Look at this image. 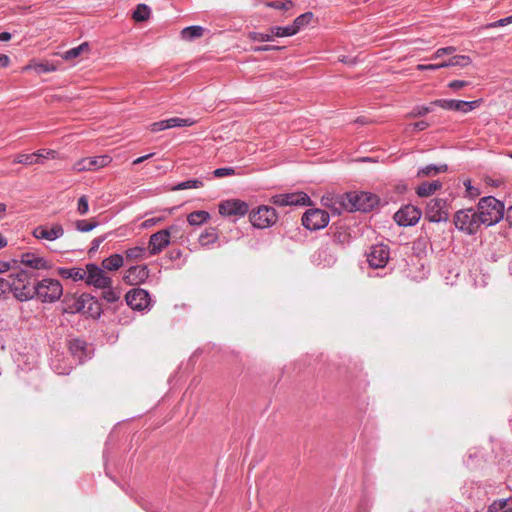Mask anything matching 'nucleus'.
<instances>
[{"label":"nucleus","instance_id":"nucleus-1","mask_svg":"<svg viewBox=\"0 0 512 512\" xmlns=\"http://www.w3.org/2000/svg\"><path fill=\"white\" fill-rule=\"evenodd\" d=\"M379 199L375 194L369 192H348L335 196L322 197V204L333 212L340 214L342 210L369 211L377 205Z\"/></svg>","mask_w":512,"mask_h":512},{"label":"nucleus","instance_id":"nucleus-2","mask_svg":"<svg viewBox=\"0 0 512 512\" xmlns=\"http://www.w3.org/2000/svg\"><path fill=\"white\" fill-rule=\"evenodd\" d=\"M7 290L12 292L19 301H28L35 297V283L27 271L21 270L15 274H10L7 279Z\"/></svg>","mask_w":512,"mask_h":512},{"label":"nucleus","instance_id":"nucleus-3","mask_svg":"<svg viewBox=\"0 0 512 512\" xmlns=\"http://www.w3.org/2000/svg\"><path fill=\"white\" fill-rule=\"evenodd\" d=\"M477 213L482 224L491 226L503 218L504 204L495 197H483L478 202Z\"/></svg>","mask_w":512,"mask_h":512},{"label":"nucleus","instance_id":"nucleus-4","mask_svg":"<svg viewBox=\"0 0 512 512\" xmlns=\"http://www.w3.org/2000/svg\"><path fill=\"white\" fill-rule=\"evenodd\" d=\"M63 295V287L59 280L44 278L35 283V297L43 303H54Z\"/></svg>","mask_w":512,"mask_h":512},{"label":"nucleus","instance_id":"nucleus-5","mask_svg":"<svg viewBox=\"0 0 512 512\" xmlns=\"http://www.w3.org/2000/svg\"><path fill=\"white\" fill-rule=\"evenodd\" d=\"M454 224L457 229L467 234L476 233L482 225L477 211L472 208L457 211L454 215Z\"/></svg>","mask_w":512,"mask_h":512},{"label":"nucleus","instance_id":"nucleus-6","mask_svg":"<svg viewBox=\"0 0 512 512\" xmlns=\"http://www.w3.org/2000/svg\"><path fill=\"white\" fill-rule=\"evenodd\" d=\"M249 220L255 228L265 229L278 221V213L271 206L261 205L250 211Z\"/></svg>","mask_w":512,"mask_h":512},{"label":"nucleus","instance_id":"nucleus-7","mask_svg":"<svg viewBox=\"0 0 512 512\" xmlns=\"http://www.w3.org/2000/svg\"><path fill=\"white\" fill-rule=\"evenodd\" d=\"M425 219L429 222H447L449 219V204L441 198L431 199L425 209Z\"/></svg>","mask_w":512,"mask_h":512},{"label":"nucleus","instance_id":"nucleus-8","mask_svg":"<svg viewBox=\"0 0 512 512\" xmlns=\"http://www.w3.org/2000/svg\"><path fill=\"white\" fill-rule=\"evenodd\" d=\"M84 281L98 289H106L112 285V280L106 275L104 269L94 263H87L84 268Z\"/></svg>","mask_w":512,"mask_h":512},{"label":"nucleus","instance_id":"nucleus-9","mask_svg":"<svg viewBox=\"0 0 512 512\" xmlns=\"http://www.w3.org/2000/svg\"><path fill=\"white\" fill-rule=\"evenodd\" d=\"M175 230L174 226H170L167 229L160 230L150 236L148 242V254L150 256L158 255L165 249L170 243V237L172 231Z\"/></svg>","mask_w":512,"mask_h":512},{"label":"nucleus","instance_id":"nucleus-10","mask_svg":"<svg viewBox=\"0 0 512 512\" xmlns=\"http://www.w3.org/2000/svg\"><path fill=\"white\" fill-rule=\"evenodd\" d=\"M329 214L321 209H309L302 217V224L309 230H319L327 226Z\"/></svg>","mask_w":512,"mask_h":512},{"label":"nucleus","instance_id":"nucleus-11","mask_svg":"<svg viewBox=\"0 0 512 512\" xmlns=\"http://www.w3.org/2000/svg\"><path fill=\"white\" fill-rule=\"evenodd\" d=\"M249 212V205L240 199H229L220 202L219 213L222 216H239L242 217Z\"/></svg>","mask_w":512,"mask_h":512},{"label":"nucleus","instance_id":"nucleus-12","mask_svg":"<svg viewBox=\"0 0 512 512\" xmlns=\"http://www.w3.org/2000/svg\"><path fill=\"white\" fill-rule=\"evenodd\" d=\"M111 161L112 158L109 155L82 158L73 165V171L77 173L93 171L107 166Z\"/></svg>","mask_w":512,"mask_h":512},{"label":"nucleus","instance_id":"nucleus-13","mask_svg":"<svg viewBox=\"0 0 512 512\" xmlns=\"http://www.w3.org/2000/svg\"><path fill=\"white\" fill-rule=\"evenodd\" d=\"M421 215L420 209L412 205H406L394 214V220L399 226H412L419 221Z\"/></svg>","mask_w":512,"mask_h":512},{"label":"nucleus","instance_id":"nucleus-14","mask_svg":"<svg viewBox=\"0 0 512 512\" xmlns=\"http://www.w3.org/2000/svg\"><path fill=\"white\" fill-rule=\"evenodd\" d=\"M389 248L380 244L370 248L367 254V261L372 268H383L389 260Z\"/></svg>","mask_w":512,"mask_h":512},{"label":"nucleus","instance_id":"nucleus-15","mask_svg":"<svg viewBox=\"0 0 512 512\" xmlns=\"http://www.w3.org/2000/svg\"><path fill=\"white\" fill-rule=\"evenodd\" d=\"M125 299L127 304L134 310H143L150 304V296L148 291L141 288L130 290L126 294Z\"/></svg>","mask_w":512,"mask_h":512},{"label":"nucleus","instance_id":"nucleus-16","mask_svg":"<svg viewBox=\"0 0 512 512\" xmlns=\"http://www.w3.org/2000/svg\"><path fill=\"white\" fill-rule=\"evenodd\" d=\"M431 105L441 107L445 110H454L467 113L476 107L477 101L467 102L462 100L438 99L431 102Z\"/></svg>","mask_w":512,"mask_h":512},{"label":"nucleus","instance_id":"nucleus-17","mask_svg":"<svg viewBox=\"0 0 512 512\" xmlns=\"http://www.w3.org/2000/svg\"><path fill=\"white\" fill-rule=\"evenodd\" d=\"M149 276V270L146 265H137L130 267L123 276V281L129 285H139Z\"/></svg>","mask_w":512,"mask_h":512},{"label":"nucleus","instance_id":"nucleus-18","mask_svg":"<svg viewBox=\"0 0 512 512\" xmlns=\"http://www.w3.org/2000/svg\"><path fill=\"white\" fill-rule=\"evenodd\" d=\"M64 235V229L60 224H53L51 227L38 226L33 231V236L37 239L54 241Z\"/></svg>","mask_w":512,"mask_h":512},{"label":"nucleus","instance_id":"nucleus-19","mask_svg":"<svg viewBox=\"0 0 512 512\" xmlns=\"http://www.w3.org/2000/svg\"><path fill=\"white\" fill-rule=\"evenodd\" d=\"M92 300L93 297H91L89 294H82L79 297H66L64 300L65 308L63 311L65 313H79L85 308L86 304Z\"/></svg>","mask_w":512,"mask_h":512},{"label":"nucleus","instance_id":"nucleus-20","mask_svg":"<svg viewBox=\"0 0 512 512\" xmlns=\"http://www.w3.org/2000/svg\"><path fill=\"white\" fill-rule=\"evenodd\" d=\"M20 262L25 266L37 270L51 268V265L44 258L34 253H23Z\"/></svg>","mask_w":512,"mask_h":512},{"label":"nucleus","instance_id":"nucleus-21","mask_svg":"<svg viewBox=\"0 0 512 512\" xmlns=\"http://www.w3.org/2000/svg\"><path fill=\"white\" fill-rule=\"evenodd\" d=\"M57 274L64 279H72L73 281H82L84 280V268L81 267H72V268H58Z\"/></svg>","mask_w":512,"mask_h":512},{"label":"nucleus","instance_id":"nucleus-22","mask_svg":"<svg viewBox=\"0 0 512 512\" xmlns=\"http://www.w3.org/2000/svg\"><path fill=\"white\" fill-rule=\"evenodd\" d=\"M124 257L120 254H112L102 261V267L107 271H116L123 266Z\"/></svg>","mask_w":512,"mask_h":512},{"label":"nucleus","instance_id":"nucleus-23","mask_svg":"<svg viewBox=\"0 0 512 512\" xmlns=\"http://www.w3.org/2000/svg\"><path fill=\"white\" fill-rule=\"evenodd\" d=\"M442 186L441 182L436 180L433 182H423L416 189V193L420 197H428L432 195L435 191L440 189Z\"/></svg>","mask_w":512,"mask_h":512},{"label":"nucleus","instance_id":"nucleus-24","mask_svg":"<svg viewBox=\"0 0 512 512\" xmlns=\"http://www.w3.org/2000/svg\"><path fill=\"white\" fill-rule=\"evenodd\" d=\"M287 205H307L310 203L309 196L304 192L287 193Z\"/></svg>","mask_w":512,"mask_h":512},{"label":"nucleus","instance_id":"nucleus-25","mask_svg":"<svg viewBox=\"0 0 512 512\" xmlns=\"http://www.w3.org/2000/svg\"><path fill=\"white\" fill-rule=\"evenodd\" d=\"M470 63H471V58L469 56L455 55V56H452L450 59L441 62L440 66H443V68L453 67V66L465 67V66H468Z\"/></svg>","mask_w":512,"mask_h":512},{"label":"nucleus","instance_id":"nucleus-26","mask_svg":"<svg viewBox=\"0 0 512 512\" xmlns=\"http://www.w3.org/2000/svg\"><path fill=\"white\" fill-rule=\"evenodd\" d=\"M147 251L144 246H135L125 251V257L128 261H139L146 258Z\"/></svg>","mask_w":512,"mask_h":512},{"label":"nucleus","instance_id":"nucleus-27","mask_svg":"<svg viewBox=\"0 0 512 512\" xmlns=\"http://www.w3.org/2000/svg\"><path fill=\"white\" fill-rule=\"evenodd\" d=\"M210 214L207 211L199 210L190 213L187 216V221L192 226H199L208 221Z\"/></svg>","mask_w":512,"mask_h":512},{"label":"nucleus","instance_id":"nucleus-28","mask_svg":"<svg viewBox=\"0 0 512 512\" xmlns=\"http://www.w3.org/2000/svg\"><path fill=\"white\" fill-rule=\"evenodd\" d=\"M448 169L446 164L442 165H427L417 172V177L435 176L439 173L446 172Z\"/></svg>","mask_w":512,"mask_h":512},{"label":"nucleus","instance_id":"nucleus-29","mask_svg":"<svg viewBox=\"0 0 512 512\" xmlns=\"http://www.w3.org/2000/svg\"><path fill=\"white\" fill-rule=\"evenodd\" d=\"M487 512H512V499H501L494 501Z\"/></svg>","mask_w":512,"mask_h":512},{"label":"nucleus","instance_id":"nucleus-30","mask_svg":"<svg viewBox=\"0 0 512 512\" xmlns=\"http://www.w3.org/2000/svg\"><path fill=\"white\" fill-rule=\"evenodd\" d=\"M88 52H89V45L87 43H82L81 45L66 51L62 55V58L65 60H72L74 58H77L81 54L88 53Z\"/></svg>","mask_w":512,"mask_h":512},{"label":"nucleus","instance_id":"nucleus-31","mask_svg":"<svg viewBox=\"0 0 512 512\" xmlns=\"http://www.w3.org/2000/svg\"><path fill=\"white\" fill-rule=\"evenodd\" d=\"M204 29L201 26H189L182 30L181 35L183 39L192 40L203 36Z\"/></svg>","mask_w":512,"mask_h":512},{"label":"nucleus","instance_id":"nucleus-32","mask_svg":"<svg viewBox=\"0 0 512 512\" xmlns=\"http://www.w3.org/2000/svg\"><path fill=\"white\" fill-rule=\"evenodd\" d=\"M150 16V9L147 5L145 4H139L135 11L133 12V15H132V18L136 21V22H141V21H145L149 18Z\"/></svg>","mask_w":512,"mask_h":512},{"label":"nucleus","instance_id":"nucleus-33","mask_svg":"<svg viewBox=\"0 0 512 512\" xmlns=\"http://www.w3.org/2000/svg\"><path fill=\"white\" fill-rule=\"evenodd\" d=\"M312 18H313V13H311V12H306V13L298 16L294 20L293 24H291L293 29H295V33H297L302 27L309 24L310 21L312 20Z\"/></svg>","mask_w":512,"mask_h":512},{"label":"nucleus","instance_id":"nucleus-34","mask_svg":"<svg viewBox=\"0 0 512 512\" xmlns=\"http://www.w3.org/2000/svg\"><path fill=\"white\" fill-rule=\"evenodd\" d=\"M218 238L216 231L213 228H210L199 236V243L202 246H208L209 244L214 243Z\"/></svg>","mask_w":512,"mask_h":512},{"label":"nucleus","instance_id":"nucleus-35","mask_svg":"<svg viewBox=\"0 0 512 512\" xmlns=\"http://www.w3.org/2000/svg\"><path fill=\"white\" fill-rule=\"evenodd\" d=\"M70 352L79 360L82 359L85 350V343L79 339H74L69 345Z\"/></svg>","mask_w":512,"mask_h":512},{"label":"nucleus","instance_id":"nucleus-36","mask_svg":"<svg viewBox=\"0 0 512 512\" xmlns=\"http://www.w3.org/2000/svg\"><path fill=\"white\" fill-rule=\"evenodd\" d=\"M204 186L203 182L198 179L187 180L179 183L172 190L198 189Z\"/></svg>","mask_w":512,"mask_h":512},{"label":"nucleus","instance_id":"nucleus-37","mask_svg":"<svg viewBox=\"0 0 512 512\" xmlns=\"http://www.w3.org/2000/svg\"><path fill=\"white\" fill-rule=\"evenodd\" d=\"M167 122V128H174V127H185V126H191L194 124V121L191 119H183V118H170L166 119Z\"/></svg>","mask_w":512,"mask_h":512},{"label":"nucleus","instance_id":"nucleus-38","mask_svg":"<svg viewBox=\"0 0 512 512\" xmlns=\"http://www.w3.org/2000/svg\"><path fill=\"white\" fill-rule=\"evenodd\" d=\"M98 223L95 220H77L75 227L80 232H89L94 229Z\"/></svg>","mask_w":512,"mask_h":512},{"label":"nucleus","instance_id":"nucleus-39","mask_svg":"<svg viewBox=\"0 0 512 512\" xmlns=\"http://www.w3.org/2000/svg\"><path fill=\"white\" fill-rule=\"evenodd\" d=\"M272 32L273 37H285V36H292L295 35V29H293L292 25L286 26V27H273L270 29Z\"/></svg>","mask_w":512,"mask_h":512},{"label":"nucleus","instance_id":"nucleus-40","mask_svg":"<svg viewBox=\"0 0 512 512\" xmlns=\"http://www.w3.org/2000/svg\"><path fill=\"white\" fill-rule=\"evenodd\" d=\"M14 163L33 165V164L37 163V157H36L35 153L18 154L14 159Z\"/></svg>","mask_w":512,"mask_h":512},{"label":"nucleus","instance_id":"nucleus-41","mask_svg":"<svg viewBox=\"0 0 512 512\" xmlns=\"http://www.w3.org/2000/svg\"><path fill=\"white\" fill-rule=\"evenodd\" d=\"M37 157V163H43L44 159H54L56 158L57 152L51 149H41L35 152Z\"/></svg>","mask_w":512,"mask_h":512},{"label":"nucleus","instance_id":"nucleus-42","mask_svg":"<svg viewBox=\"0 0 512 512\" xmlns=\"http://www.w3.org/2000/svg\"><path fill=\"white\" fill-rule=\"evenodd\" d=\"M267 7L279 9V10H288L293 6L292 0H284V1H272L266 3Z\"/></svg>","mask_w":512,"mask_h":512},{"label":"nucleus","instance_id":"nucleus-43","mask_svg":"<svg viewBox=\"0 0 512 512\" xmlns=\"http://www.w3.org/2000/svg\"><path fill=\"white\" fill-rule=\"evenodd\" d=\"M456 50L457 49L454 46H448V47L439 48L431 56V59L432 60H436V59H439V58L443 57L444 55H451L454 52H456Z\"/></svg>","mask_w":512,"mask_h":512},{"label":"nucleus","instance_id":"nucleus-44","mask_svg":"<svg viewBox=\"0 0 512 512\" xmlns=\"http://www.w3.org/2000/svg\"><path fill=\"white\" fill-rule=\"evenodd\" d=\"M248 37H249V39H251L253 41H261V42L273 40L272 32L271 33L250 32L248 34Z\"/></svg>","mask_w":512,"mask_h":512},{"label":"nucleus","instance_id":"nucleus-45","mask_svg":"<svg viewBox=\"0 0 512 512\" xmlns=\"http://www.w3.org/2000/svg\"><path fill=\"white\" fill-rule=\"evenodd\" d=\"M431 111H432L431 107L417 106V107L413 108V110L411 112H409L406 115V117L415 118V117H419V116H424Z\"/></svg>","mask_w":512,"mask_h":512},{"label":"nucleus","instance_id":"nucleus-46","mask_svg":"<svg viewBox=\"0 0 512 512\" xmlns=\"http://www.w3.org/2000/svg\"><path fill=\"white\" fill-rule=\"evenodd\" d=\"M103 298L107 300L108 302H116L120 299L119 292L111 289V286L109 288L103 289Z\"/></svg>","mask_w":512,"mask_h":512},{"label":"nucleus","instance_id":"nucleus-47","mask_svg":"<svg viewBox=\"0 0 512 512\" xmlns=\"http://www.w3.org/2000/svg\"><path fill=\"white\" fill-rule=\"evenodd\" d=\"M235 174V170L231 167L217 168L213 171V175L217 178L231 176Z\"/></svg>","mask_w":512,"mask_h":512},{"label":"nucleus","instance_id":"nucleus-48","mask_svg":"<svg viewBox=\"0 0 512 512\" xmlns=\"http://www.w3.org/2000/svg\"><path fill=\"white\" fill-rule=\"evenodd\" d=\"M89 210L88 199L85 195L81 196L78 200L77 211L80 215H85Z\"/></svg>","mask_w":512,"mask_h":512},{"label":"nucleus","instance_id":"nucleus-49","mask_svg":"<svg viewBox=\"0 0 512 512\" xmlns=\"http://www.w3.org/2000/svg\"><path fill=\"white\" fill-rule=\"evenodd\" d=\"M166 129H168L167 128L166 120H161V121H158V122H154V123H152L149 126V130L151 132H159V131H163V130H166Z\"/></svg>","mask_w":512,"mask_h":512},{"label":"nucleus","instance_id":"nucleus-50","mask_svg":"<svg viewBox=\"0 0 512 512\" xmlns=\"http://www.w3.org/2000/svg\"><path fill=\"white\" fill-rule=\"evenodd\" d=\"M464 185H465V187H466V192H467V194H468L470 197L474 198V197H477V196H479V195H480V191H479V189H478V188H476V187H474V186H472V184H471V181H470V180H466V181L464 182Z\"/></svg>","mask_w":512,"mask_h":512},{"label":"nucleus","instance_id":"nucleus-51","mask_svg":"<svg viewBox=\"0 0 512 512\" xmlns=\"http://www.w3.org/2000/svg\"><path fill=\"white\" fill-rule=\"evenodd\" d=\"M512 23V15L503 19H500L496 22L489 23L485 27L486 28H495V27H501Z\"/></svg>","mask_w":512,"mask_h":512},{"label":"nucleus","instance_id":"nucleus-52","mask_svg":"<svg viewBox=\"0 0 512 512\" xmlns=\"http://www.w3.org/2000/svg\"><path fill=\"white\" fill-rule=\"evenodd\" d=\"M286 194H278L271 197V203L278 206H288L287 199L285 198Z\"/></svg>","mask_w":512,"mask_h":512},{"label":"nucleus","instance_id":"nucleus-53","mask_svg":"<svg viewBox=\"0 0 512 512\" xmlns=\"http://www.w3.org/2000/svg\"><path fill=\"white\" fill-rule=\"evenodd\" d=\"M468 85H469V82L464 81V80H453L448 83V87L451 89H454V90H459V89L465 88Z\"/></svg>","mask_w":512,"mask_h":512},{"label":"nucleus","instance_id":"nucleus-54","mask_svg":"<svg viewBox=\"0 0 512 512\" xmlns=\"http://www.w3.org/2000/svg\"><path fill=\"white\" fill-rule=\"evenodd\" d=\"M440 68H443V66H440V63L438 64H418L416 66V69L419 70V71H424V70H429V71H434V70H437V69H440Z\"/></svg>","mask_w":512,"mask_h":512},{"label":"nucleus","instance_id":"nucleus-55","mask_svg":"<svg viewBox=\"0 0 512 512\" xmlns=\"http://www.w3.org/2000/svg\"><path fill=\"white\" fill-rule=\"evenodd\" d=\"M163 220H164V218H162V217L149 218V219H146V220L141 224V226H142L143 228H149V227H152V226H153V225H155L156 223L161 222V221H163Z\"/></svg>","mask_w":512,"mask_h":512},{"label":"nucleus","instance_id":"nucleus-56","mask_svg":"<svg viewBox=\"0 0 512 512\" xmlns=\"http://www.w3.org/2000/svg\"><path fill=\"white\" fill-rule=\"evenodd\" d=\"M428 126H429V124L426 121H418V122H415V123L409 125V127H411L413 129V131L425 130L426 128H428Z\"/></svg>","mask_w":512,"mask_h":512},{"label":"nucleus","instance_id":"nucleus-57","mask_svg":"<svg viewBox=\"0 0 512 512\" xmlns=\"http://www.w3.org/2000/svg\"><path fill=\"white\" fill-rule=\"evenodd\" d=\"M10 64V58L6 54H0V68H5Z\"/></svg>","mask_w":512,"mask_h":512},{"label":"nucleus","instance_id":"nucleus-58","mask_svg":"<svg viewBox=\"0 0 512 512\" xmlns=\"http://www.w3.org/2000/svg\"><path fill=\"white\" fill-rule=\"evenodd\" d=\"M11 269V264L6 261H0V274L5 273Z\"/></svg>","mask_w":512,"mask_h":512},{"label":"nucleus","instance_id":"nucleus-59","mask_svg":"<svg viewBox=\"0 0 512 512\" xmlns=\"http://www.w3.org/2000/svg\"><path fill=\"white\" fill-rule=\"evenodd\" d=\"M7 282L5 278H0V297L6 292L7 290Z\"/></svg>","mask_w":512,"mask_h":512},{"label":"nucleus","instance_id":"nucleus-60","mask_svg":"<svg viewBox=\"0 0 512 512\" xmlns=\"http://www.w3.org/2000/svg\"><path fill=\"white\" fill-rule=\"evenodd\" d=\"M152 156H153V153H151V154H147V155H145V156H141V157H139V158H137V159H135V160L133 161V165L140 164V163L144 162L145 160H147V159L151 158Z\"/></svg>","mask_w":512,"mask_h":512},{"label":"nucleus","instance_id":"nucleus-61","mask_svg":"<svg viewBox=\"0 0 512 512\" xmlns=\"http://www.w3.org/2000/svg\"><path fill=\"white\" fill-rule=\"evenodd\" d=\"M278 49H280V48L275 47V46H262V47H257L254 50L255 51H269V50H278Z\"/></svg>","mask_w":512,"mask_h":512},{"label":"nucleus","instance_id":"nucleus-62","mask_svg":"<svg viewBox=\"0 0 512 512\" xmlns=\"http://www.w3.org/2000/svg\"><path fill=\"white\" fill-rule=\"evenodd\" d=\"M506 221L512 226V205L506 211Z\"/></svg>","mask_w":512,"mask_h":512},{"label":"nucleus","instance_id":"nucleus-63","mask_svg":"<svg viewBox=\"0 0 512 512\" xmlns=\"http://www.w3.org/2000/svg\"><path fill=\"white\" fill-rule=\"evenodd\" d=\"M11 39V34L9 32L0 33V41H9Z\"/></svg>","mask_w":512,"mask_h":512},{"label":"nucleus","instance_id":"nucleus-64","mask_svg":"<svg viewBox=\"0 0 512 512\" xmlns=\"http://www.w3.org/2000/svg\"><path fill=\"white\" fill-rule=\"evenodd\" d=\"M6 204L0 203V218H2L6 213Z\"/></svg>","mask_w":512,"mask_h":512}]
</instances>
